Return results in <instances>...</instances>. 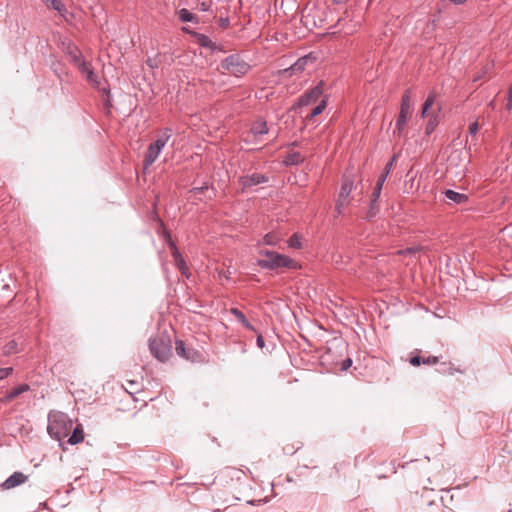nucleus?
I'll use <instances>...</instances> for the list:
<instances>
[{
	"label": "nucleus",
	"instance_id": "f257e3e1",
	"mask_svg": "<svg viewBox=\"0 0 512 512\" xmlns=\"http://www.w3.org/2000/svg\"><path fill=\"white\" fill-rule=\"evenodd\" d=\"M260 254L264 257L258 260V265L267 269L288 268L296 270L300 268L299 264L290 257L274 252V251H261Z\"/></svg>",
	"mask_w": 512,
	"mask_h": 512
},
{
	"label": "nucleus",
	"instance_id": "f03ea898",
	"mask_svg": "<svg viewBox=\"0 0 512 512\" xmlns=\"http://www.w3.org/2000/svg\"><path fill=\"white\" fill-rule=\"evenodd\" d=\"M73 423L64 413H54L49 417L48 432L56 440L68 436Z\"/></svg>",
	"mask_w": 512,
	"mask_h": 512
},
{
	"label": "nucleus",
	"instance_id": "7ed1b4c3",
	"mask_svg": "<svg viewBox=\"0 0 512 512\" xmlns=\"http://www.w3.org/2000/svg\"><path fill=\"white\" fill-rule=\"evenodd\" d=\"M151 354L160 362L167 361L172 355V342L168 335L161 334L149 341Z\"/></svg>",
	"mask_w": 512,
	"mask_h": 512
},
{
	"label": "nucleus",
	"instance_id": "20e7f679",
	"mask_svg": "<svg viewBox=\"0 0 512 512\" xmlns=\"http://www.w3.org/2000/svg\"><path fill=\"white\" fill-rule=\"evenodd\" d=\"M222 73H229L236 77L243 76L250 70V65L239 54H231L221 62Z\"/></svg>",
	"mask_w": 512,
	"mask_h": 512
},
{
	"label": "nucleus",
	"instance_id": "39448f33",
	"mask_svg": "<svg viewBox=\"0 0 512 512\" xmlns=\"http://www.w3.org/2000/svg\"><path fill=\"white\" fill-rule=\"evenodd\" d=\"M171 133L172 130L170 128H166L156 141L149 144L143 160V166L145 169L151 166L157 159L160 151L171 137Z\"/></svg>",
	"mask_w": 512,
	"mask_h": 512
},
{
	"label": "nucleus",
	"instance_id": "423d86ee",
	"mask_svg": "<svg viewBox=\"0 0 512 512\" xmlns=\"http://www.w3.org/2000/svg\"><path fill=\"white\" fill-rule=\"evenodd\" d=\"M435 100H436V92L433 90L428 94V96L423 104V107H422L421 118L429 117L428 122L425 127L426 135L432 134L439 124V112L441 110L440 106L437 108L436 113H432L431 115L428 114V110L434 105Z\"/></svg>",
	"mask_w": 512,
	"mask_h": 512
},
{
	"label": "nucleus",
	"instance_id": "0eeeda50",
	"mask_svg": "<svg viewBox=\"0 0 512 512\" xmlns=\"http://www.w3.org/2000/svg\"><path fill=\"white\" fill-rule=\"evenodd\" d=\"M411 116V89L408 88L404 91L401 99L400 112L396 121V128L394 133L398 136L402 135V132L407 124L409 117Z\"/></svg>",
	"mask_w": 512,
	"mask_h": 512
},
{
	"label": "nucleus",
	"instance_id": "6e6552de",
	"mask_svg": "<svg viewBox=\"0 0 512 512\" xmlns=\"http://www.w3.org/2000/svg\"><path fill=\"white\" fill-rule=\"evenodd\" d=\"M324 86L325 83L321 80L317 85L308 89L303 95L299 97L298 101L292 106V109L316 103L323 95Z\"/></svg>",
	"mask_w": 512,
	"mask_h": 512
},
{
	"label": "nucleus",
	"instance_id": "1a4fd4ad",
	"mask_svg": "<svg viewBox=\"0 0 512 512\" xmlns=\"http://www.w3.org/2000/svg\"><path fill=\"white\" fill-rule=\"evenodd\" d=\"M28 480V476L22 472H14L10 477H8L2 484V490H10L15 487H18L24 484Z\"/></svg>",
	"mask_w": 512,
	"mask_h": 512
},
{
	"label": "nucleus",
	"instance_id": "9d476101",
	"mask_svg": "<svg viewBox=\"0 0 512 512\" xmlns=\"http://www.w3.org/2000/svg\"><path fill=\"white\" fill-rule=\"evenodd\" d=\"M268 180V177H266L263 174L260 173H253L251 175H246L240 178V183L242 184L243 188H249L254 185H258L260 183H264Z\"/></svg>",
	"mask_w": 512,
	"mask_h": 512
},
{
	"label": "nucleus",
	"instance_id": "9b49d317",
	"mask_svg": "<svg viewBox=\"0 0 512 512\" xmlns=\"http://www.w3.org/2000/svg\"><path fill=\"white\" fill-rule=\"evenodd\" d=\"M191 35L194 37L197 44L201 47L209 48L212 51L214 50H222L217 46L215 42H213L207 35L199 33V32H191Z\"/></svg>",
	"mask_w": 512,
	"mask_h": 512
},
{
	"label": "nucleus",
	"instance_id": "f8f14e48",
	"mask_svg": "<svg viewBox=\"0 0 512 512\" xmlns=\"http://www.w3.org/2000/svg\"><path fill=\"white\" fill-rule=\"evenodd\" d=\"M80 71L86 75L87 80L92 83L95 87L99 86V81L97 80V75L94 73L91 64L86 62L85 60H81L79 63Z\"/></svg>",
	"mask_w": 512,
	"mask_h": 512
},
{
	"label": "nucleus",
	"instance_id": "ddd939ff",
	"mask_svg": "<svg viewBox=\"0 0 512 512\" xmlns=\"http://www.w3.org/2000/svg\"><path fill=\"white\" fill-rule=\"evenodd\" d=\"M175 350H176V353L185 358V359H188V360H194L195 359V355L197 354L195 351L193 350H190V349H186L185 348V345H184V342L181 341V340H178L176 341V347H175Z\"/></svg>",
	"mask_w": 512,
	"mask_h": 512
},
{
	"label": "nucleus",
	"instance_id": "4468645a",
	"mask_svg": "<svg viewBox=\"0 0 512 512\" xmlns=\"http://www.w3.org/2000/svg\"><path fill=\"white\" fill-rule=\"evenodd\" d=\"M304 161V158L299 152H288L283 159L285 166L299 165Z\"/></svg>",
	"mask_w": 512,
	"mask_h": 512
},
{
	"label": "nucleus",
	"instance_id": "2eb2a0df",
	"mask_svg": "<svg viewBox=\"0 0 512 512\" xmlns=\"http://www.w3.org/2000/svg\"><path fill=\"white\" fill-rule=\"evenodd\" d=\"M170 246H171L172 254H173V257H174L177 267L182 272V274H186V271L188 270V268H187V265H186L184 259L180 255L179 251L177 250V248L173 242H170Z\"/></svg>",
	"mask_w": 512,
	"mask_h": 512
},
{
	"label": "nucleus",
	"instance_id": "dca6fc26",
	"mask_svg": "<svg viewBox=\"0 0 512 512\" xmlns=\"http://www.w3.org/2000/svg\"><path fill=\"white\" fill-rule=\"evenodd\" d=\"M29 390V386L27 384L19 385L9 391L4 398H2V402L7 403L12 401L14 398L22 394L23 392Z\"/></svg>",
	"mask_w": 512,
	"mask_h": 512
},
{
	"label": "nucleus",
	"instance_id": "f3484780",
	"mask_svg": "<svg viewBox=\"0 0 512 512\" xmlns=\"http://www.w3.org/2000/svg\"><path fill=\"white\" fill-rule=\"evenodd\" d=\"M311 58L309 56L300 57L293 65L286 71H290V75L304 71L306 64Z\"/></svg>",
	"mask_w": 512,
	"mask_h": 512
},
{
	"label": "nucleus",
	"instance_id": "a211bd4d",
	"mask_svg": "<svg viewBox=\"0 0 512 512\" xmlns=\"http://www.w3.org/2000/svg\"><path fill=\"white\" fill-rule=\"evenodd\" d=\"M251 132L257 136V135H264L268 133V126L267 122L263 119L256 120L251 127Z\"/></svg>",
	"mask_w": 512,
	"mask_h": 512
},
{
	"label": "nucleus",
	"instance_id": "6ab92c4d",
	"mask_svg": "<svg viewBox=\"0 0 512 512\" xmlns=\"http://www.w3.org/2000/svg\"><path fill=\"white\" fill-rule=\"evenodd\" d=\"M328 102V97L324 96L319 104L306 116L307 120H312L316 116L320 115L326 108Z\"/></svg>",
	"mask_w": 512,
	"mask_h": 512
},
{
	"label": "nucleus",
	"instance_id": "aec40b11",
	"mask_svg": "<svg viewBox=\"0 0 512 512\" xmlns=\"http://www.w3.org/2000/svg\"><path fill=\"white\" fill-rule=\"evenodd\" d=\"M84 440V431L81 425L74 428L72 435L68 439V443L75 445L81 443Z\"/></svg>",
	"mask_w": 512,
	"mask_h": 512
},
{
	"label": "nucleus",
	"instance_id": "412c9836",
	"mask_svg": "<svg viewBox=\"0 0 512 512\" xmlns=\"http://www.w3.org/2000/svg\"><path fill=\"white\" fill-rule=\"evenodd\" d=\"M178 17H179V20L183 23L193 22V21L197 22V17L185 8H182L178 11Z\"/></svg>",
	"mask_w": 512,
	"mask_h": 512
},
{
	"label": "nucleus",
	"instance_id": "4be33fe9",
	"mask_svg": "<svg viewBox=\"0 0 512 512\" xmlns=\"http://www.w3.org/2000/svg\"><path fill=\"white\" fill-rule=\"evenodd\" d=\"M288 245L291 248L300 249L302 247L301 237L297 233L293 234L288 240Z\"/></svg>",
	"mask_w": 512,
	"mask_h": 512
},
{
	"label": "nucleus",
	"instance_id": "5701e85b",
	"mask_svg": "<svg viewBox=\"0 0 512 512\" xmlns=\"http://www.w3.org/2000/svg\"><path fill=\"white\" fill-rule=\"evenodd\" d=\"M467 0H440L437 4V12L440 14L442 9L446 7L447 2H451L455 5L464 4Z\"/></svg>",
	"mask_w": 512,
	"mask_h": 512
},
{
	"label": "nucleus",
	"instance_id": "b1692460",
	"mask_svg": "<svg viewBox=\"0 0 512 512\" xmlns=\"http://www.w3.org/2000/svg\"><path fill=\"white\" fill-rule=\"evenodd\" d=\"M446 197L457 204H461L467 201L466 194H445Z\"/></svg>",
	"mask_w": 512,
	"mask_h": 512
},
{
	"label": "nucleus",
	"instance_id": "393cba45",
	"mask_svg": "<svg viewBox=\"0 0 512 512\" xmlns=\"http://www.w3.org/2000/svg\"><path fill=\"white\" fill-rule=\"evenodd\" d=\"M280 238L274 233H268L263 238V243L266 245H276Z\"/></svg>",
	"mask_w": 512,
	"mask_h": 512
},
{
	"label": "nucleus",
	"instance_id": "a878e982",
	"mask_svg": "<svg viewBox=\"0 0 512 512\" xmlns=\"http://www.w3.org/2000/svg\"><path fill=\"white\" fill-rule=\"evenodd\" d=\"M146 64L151 68V69H155V68H158L160 65H161V60H160V55H156L155 57L151 58L149 57L147 60H146Z\"/></svg>",
	"mask_w": 512,
	"mask_h": 512
},
{
	"label": "nucleus",
	"instance_id": "bb28decb",
	"mask_svg": "<svg viewBox=\"0 0 512 512\" xmlns=\"http://www.w3.org/2000/svg\"><path fill=\"white\" fill-rule=\"evenodd\" d=\"M51 6L54 10L58 12H63L66 10L65 5L61 0H51Z\"/></svg>",
	"mask_w": 512,
	"mask_h": 512
},
{
	"label": "nucleus",
	"instance_id": "cd10ccee",
	"mask_svg": "<svg viewBox=\"0 0 512 512\" xmlns=\"http://www.w3.org/2000/svg\"><path fill=\"white\" fill-rule=\"evenodd\" d=\"M479 119H480V117H479L476 121L472 122V123L469 125V127H468L469 133H470V135H472V136H475V135H476V133H477V132H478V130H479V126H480Z\"/></svg>",
	"mask_w": 512,
	"mask_h": 512
},
{
	"label": "nucleus",
	"instance_id": "c85d7f7f",
	"mask_svg": "<svg viewBox=\"0 0 512 512\" xmlns=\"http://www.w3.org/2000/svg\"><path fill=\"white\" fill-rule=\"evenodd\" d=\"M399 154L398 153H395L392 158L390 159V161L385 165V168H384V172H387L388 174L390 173L392 167L394 166V164L396 163L397 161V158H398Z\"/></svg>",
	"mask_w": 512,
	"mask_h": 512
},
{
	"label": "nucleus",
	"instance_id": "c756f323",
	"mask_svg": "<svg viewBox=\"0 0 512 512\" xmlns=\"http://www.w3.org/2000/svg\"><path fill=\"white\" fill-rule=\"evenodd\" d=\"M438 357L436 356H428V357H423L422 358V363L423 364H426V365H434L436 363H438Z\"/></svg>",
	"mask_w": 512,
	"mask_h": 512
},
{
	"label": "nucleus",
	"instance_id": "7c9ffc66",
	"mask_svg": "<svg viewBox=\"0 0 512 512\" xmlns=\"http://www.w3.org/2000/svg\"><path fill=\"white\" fill-rule=\"evenodd\" d=\"M230 311H231V313L236 317V319H237L239 322L244 321V319L246 318V317L244 316V314H243L240 310H238V309H236V308H232Z\"/></svg>",
	"mask_w": 512,
	"mask_h": 512
},
{
	"label": "nucleus",
	"instance_id": "2f4dec72",
	"mask_svg": "<svg viewBox=\"0 0 512 512\" xmlns=\"http://www.w3.org/2000/svg\"><path fill=\"white\" fill-rule=\"evenodd\" d=\"M13 372L12 367L0 368V380L5 379Z\"/></svg>",
	"mask_w": 512,
	"mask_h": 512
},
{
	"label": "nucleus",
	"instance_id": "473e14b6",
	"mask_svg": "<svg viewBox=\"0 0 512 512\" xmlns=\"http://www.w3.org/2000/svg\"><path fill=\"white\" fill-rule=\"evenodd\" d=\"M506 110L512 109V86L509 87L508 93H507V103L505 105Z\"/></svg>",
	"mask_w": 512,
	"mask_h": 512
},
{
	"label": "nucleus",
	"instance_id": "72a5a7b5",
	"mask_svg": "<svg viewBox=\"0 0 512 512\" xmlns=\"http://www.w3.org/2000/svg\"><path fill=\"white\" fill-rule=\"evenodd\" d=\"M352 182L350 181H344L342 183V186H341V191L340 192H350L352 190Z\"/></svg>",
	"mask_w": 512,
	"mask_h": 512
},
{
	"label": "nucleus",
	"instance_id": "f704fd0d",
	"mask_svg": "<svg viewBox=\"0 0 512 512\" xmlns=\"http://www.w3.org/2000/svg\"><path fill=\"white\" fill-rule=\"evenodd\" d=\"M16 342L15 341H11L7 344V346L5 347V353L6 354H10L12 352H14L16 350Z\"/></svg>",
	"mask_w": 512,
	"mask_h": 512
},
{
	"label": "nucleus",
	"instance_id": "c9c22d12",
	"mask_svg": "<svg viewBox=\"0 0 512 512\" xmlns=\"http://www.w3.org/2000/svg\"><path fill=\"white\" fill-rule=\"evenodd\" d=\"M229 25H230V21H229L228 17H225V18L221 17L219 19V27L226 29L229 27Z\"/></svg>",
	"mask_w": 512,
	"mask_h": 512
},
{
	"label": "nucleus",
	"instance_id": "e433bc0d",
	"mask_svg": "<svg viewBox=\"0 0 512 512\" xmlns=\"http://www.w3.org/2000/svg\"><path fill=\"white\" fill-rule=\"evenodd\" d=\"M410 363L413 366H419L422 363V357L414 356L410 359Z\"/></svg>",
	"mask_w": 512,
	"mask_h": 512
},
{
	"label": "nucleus",
	"instance_id": "4c0bfd02",
	"mask_svg": "<svg viewBox=\"0 0 512 512\" xmlns=\"http://www.w3.org/2000/svg\"><path fill=\"white\" fill-rule=\"evenodd\" d=\"M420 250V248L418 247H413V248H407L406 250H403V251H399V253H403V254H415L416 252H418Z\"/></svg>",
	"mask_w": 512,
	"mask_h": 512
},
{
	"label": "nucleus",
	"instance_id": "58836bf2",
	"mask_svg": "<svg viewBox=\"0 0 512 512\" xmlns=\"http://www.w3.org/2000/svg\"><path fill=\"white\" fill-rule=\"evenodd\" d=\"M199 6L201 11H208L211 5L210 2L202 1Z\"/></svg>",
	"mask_w": 512,
	"mask_h": 512
},
{
	"label": "nucleus",
	"instance_id": "ea45409f",
	"mask_svg": "<svg viewBox=\"0 0 512 512\" xmlns=\"http://www.w3.org/2000/svg\"><path fill=\"white\" fill-rule=\"evenodd\" d=\"M383 184H384V182H381V180L378 179L373 192H381Z\"/></svg>",
	"mask_w": 512,
	"mask_h": 512
},
{
	"label": "nucleus",
	"instance_id": "a19ab883",
	"mask_svg": "<svg viewBox=\"0 0 512 512\" xmlns=\"http://www.w3.org/2000/svg\"><path fill=\"white\" fill-rule=\"evenodd\" d=\"M73 60L79 66V63L81 62V60H84V59L82 58L81 53L78 52V54L73 55Z\"/></svg>",
	"mask_w": 512,
	"mask_h": 512
},
{
	"label": "nucleus",
	"instance_id": "79ce46f5",
	"mask_svg": "<svg viewBox=\"0 0 512 512\" xmlns=\"http://www.w3.org/2000/svg\"><path fill=\"white\" fill-rule=\"evenodd\" d=\"M257 346L259 348L264 347V339H263L262 335H258V337H257Z\"/></svg>",
	"mask_w": 512,
	"mask_h": 512
},
{
	"label": "nucleus",
	"instance_id": "37998d69",
	"mask_svg": "<svg viewBox=\"0 0 512 512\" xmlns=\"http://www.w3.org/2000/svg\"><path fill=\"white\" fill-rule=\"evenodd\" d=\"M204 189H208V186H205V187H194L191 190H189L188 192H190V193H193V192H203Z\"/></svg>",
	"mask_w": 512,
	"mask_h": 512
},
{
	"label": "nucleus",
	"instance_id": "c03bdc74",
	"mask_svg": "<svg viewBox=\"0 0 512 512\" xmlns=\"http://www.w3.org/2000/svg\"><path fill=\"white\" fill-rule=\"evenodd\" d=\"M348 2V0H332V3L335 5H344Z\"/></svg>",
	"mask_w": 512,
	"mask_h": 512
},
{
	"label": "nucleus",
	"instance_id": "a18cd8bd",
	"mask_svg": "<svg viewBox=\"0 0 512 512\" xmlns=\"http://www.w3.org/2000/svg\"><path fill=\"white\" fill-rule=\"evenodd\" d=\"M244 327L247 329H253L252 325L249 323V321L245 318L244 321L241 322Z\"/></svg>",
	"mask_w": 512,
	"mask_h": 512
},
{
	"label": "nucleus",
	"instance_id": "49530a36",
	"mask_svg": "<svg viewBox=\"0 0 512 512\" xmlns=\"http://www.w3.org/2000/svg\"><path fill=\"white\" fill-rule=\"evenodd\" d=\"M104 106H105V108H106L108 111H109V110H110V108L112 107V104H111V101H110V99H109V98H107V99L105 100V102H104Z\"/></svg>",
	"mask_w": 512,
	"mask_h": 512
},
{
	"label": "nucleus",
	"instance_id": "de8ad7c7",
	"mask_svg": "<svg viewBox=\"0 0 512 512\" xmlns=\"http://www.w3.org/2000/svg\"><path fill=\"white\" fill-rule=\"evenodd\" d=\"M387 176H388V173L383 171L378 179L381 180V182H385Z\"/></svg>",
	"mask_w": 512,
	"mask_h": 512
},
{
	"label": "nucleus",
	"instance_id": "09e8293b",
	"mask_svg": "<svg viewBox=\"0 0 512 512\" xmlns=\"http://www.w3.org/2000/svg\"><path fill=\"white\" fill-rule=\"evenodd\" d=\"M351 366V360L347 359L343 362V369L346 370L348 367Z\"/></svg>",
	"mask_w": 512,
	"mask_h": 512
},
{
	"label": "nucleus",
	"instance_id": "8fccbe9b",
	"mask_svg": "<svg viewBox=\"0 0 512 512\" xmlns=\"http://www.w3.org/2000/svg\"><path fill=\"white\" fill-rule=\"evenodd\" d=\"M377 198H378V194H377V195H375V194H374V197H373V199L371 200L372 209L374 208V205H375V203L377 202Z\"/></svg>",
	"mask_w": 512,
	"mask_h": 512
},
{
	"label": "nucleus",
	"instance_id": "3c124183",
	"mask_svg": "<svg viewBox=\"0 0 512 512\" xmlns=\"http://www.w3.org/2000/svg\"><path fill=\"white\" fill-rule=\"evenodd\" d=\"M102 91H103V93H105V94H107V95L109 96V94H110V89H108V88H103V90H102Z\"/></svg>",
	"mask_w": 512,
	"mask_h": 512
},
{
	"label": "nucleus",
	"instance_id": "603ef678",
	"mask_svg": "<svg viewBox=\"0 0 512 512\" xmlns=\"http://www.w3.org/2000/svg\"><path fill=\"white\" fill-rule=\"evenodd\" d=\"M348 195H349V194H346V195L341 194V198H343V201H345V200H346V197H347Z\"/></svg>",
	"mask_w": 512,
	"mask_h": 512
},
{
	"label": "nucleus",
	"instance_id": "864d4df0",
	"mask_svg": "<svg viewBox=\"0 0 512 512\" xmlns=\"http://www.w3.org/2000/svg\"><path fill=\"white\" fill-rule=\"evenodd\" d=\"M129 384H130L131 386H134V385H137V386H138V384H137L135 381H130V382H129Z\"/></svg>",
	"mask_w": 512,
	"mask_h": 512
},
{
	"label": "nucleus",
	"instance_id": "5fc2aeb1",
	"mask_svg": "<svg viewBox=\"0 0 512 512\" xmlns=\"http://www.w3.org/2000/svg\"><path fill=\"white\" fill-rule=\"evenodd\" d=\"M489 106H490L491 108H494V101H491V102L489 103Z\"/></svg>",
	"mask_w": 512,
	"mask_h": 512
},
{
	"label": "nucleus",
	"instance_id": "6e6d98bb",
	"mask_svg": "<svg viewBox=\"0 0 512 512\" xmlns=\"http://www.w3.org/2000/svg\"><path fill=\"white\" fill-rule=\"evenodd\" d=\"M480 79H481V77H480V76H478V77H475L473 81H474V82H476V81H478V80H480Z\"/></svg>",
	"mask_w": 512,
	"mask_h": 512
},
{
	"label": "nucleus",
	"instance_id": "4d7b16f0",
	"mask_svg": "<svg viewBox=\"0 0 512 512\" xmlns=\"http://www.w3.org/2000/svg\"><path fill=\"white\" fill-rule=\"evenodd\" d=\"M444 192L450 193V192H454V191L451 189H446Z\"/></svg>",
	"mask_w": 512,
	"mask_h": 512
},
{
	"label": "nucleus",
	"instance_id": "13d9d810",
	"mask_svg": "<svg viewBox=\"0 0 512 512\" xmlns=\"http://www.w3.org/2000/svg\"><path fill=\"white\" fill-rule=\"evenodd\" d=\"M291 146H296L297 145V142H293L290 144Z\"/></svg>",
	"mask_w": 512,
	"mask_h": 512
},
{
	"label": "nucleus",
	"instance_id": "bf43d9fd",
	"mask_svg": "<svg viewBox=\"0 0 512 512\" xmlns=\"http://www.w3.org/2000/svg\"><path fill=\"white\" fill-rule=\"evenodd\" d=\"M510 148H511V150H512V140H511V143H510Z\"/></svg>",
	"mask_w": 512,
	"mask_h": 512
}]
</instances>
